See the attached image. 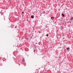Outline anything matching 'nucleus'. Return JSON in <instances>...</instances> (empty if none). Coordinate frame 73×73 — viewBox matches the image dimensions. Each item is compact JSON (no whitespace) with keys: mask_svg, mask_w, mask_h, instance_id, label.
Masks as SVG:
<instances>
[{"mask_svg":"<svg viewBox=\"0 0 73 73\" xmlns=\"http://www.w3.org/2000/svg\"><path fill=\"white\" fill-rule=\"evenodd\" d=\"M62 15L63 17H64V16H65V15H64L63 13H62Z\"/></svg>","mask_w":73,"mask_h":73,"instance_id":"obj_1","label":"nucleus"},{"mask_svg":"<svg viewBox=\"0 0 73 73\" xmlns=\"http://www.w3.org/2000/svg\"><path fill=\"white\" fill-rule=\"evenodd\" d=\"M69 48H66V50H69Z\"/></svg>","mask_w":73,"mask_h":73,"instance_id":"obj_2","label":"nucleus"},{"mask_svg":"<svg viewBox=\"0 0 73 73\" xmlns=\"http://www.w3.org/2000/svg\"><path fill=\"white\" fill-rule=\"evenodd\" d=\"M31 18H33V16H31Z\"/></svg>","mask_w":73,"mask_h":73,"instance_id":"obj_3","label":"nucleus"},{"mask_svg":"<svg viewBox=\"0 0 73 73\" xmlns=\"http://www.w3.org/2000/svg\"><path fill=\"white\" fill-rule=\"evenodd\" d=\"M51 19H54V17H51Z\"/></svg>","mask_w":73,"mask_h":73,"instance_id":"obj_4","label":"nucleus"},{"mask_svg":"<svg viewBox=\"0 0 73 73\" xmlns=\"http://www.w3.org/2000/svg\"><path fill=\"white\" fill-rule=\"evenodd\" d=\"M46 36L47 37H48V34H47L46 35Z\"/></svg>","mask_w":73,"mask_h":73,"instance_id":"obj_5","label":"nucleus"},{"mask_svg":"<svg viewBox=\"0 0 73 73\" xmlns=\"http://www.w3.org/2000/svg\"><path fill=\"white\" fill-rule=\"evenodd\" d=\"M35 52V50H34V52Z\"/></svg>","mask_w":73,"mask_h":73,"instance_id":"obj_6","label":"nucleus"},{"mask_svg":"<svg viewBox=\"0 0 73 73\" xmlns=\"http://www.w3.org/2000/svg\"><path fill=\"white\" fill-rule=\"evenodd\" d=\"M17 27H15V28H17Z\"/></svg>","mask_w":73,"mask_h":73,"instance_id":"obj_7","label":"nucleus"},{"mask_svg":"<svg viewBox=\"0 0 73 73\" xmlns=\"http://www.w3.org/2000/svg\"><path fill=\"white\" fill-rule=\"evenodd\" d=\"M22 13H24V12H22Z\"/></svg>","mask_w":73,"mask_h":73,"instance_id":"obj_8","label":"nucleus"}]
</instances>
